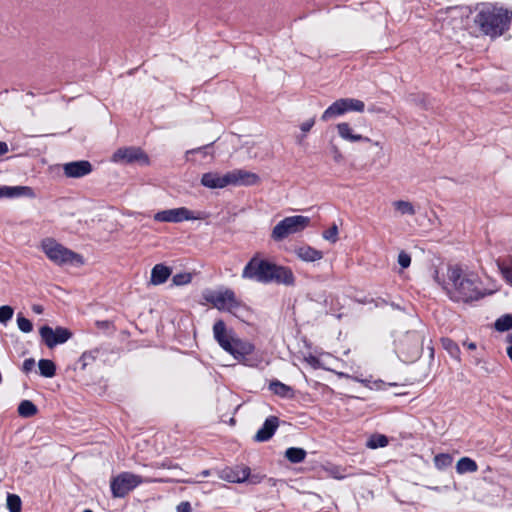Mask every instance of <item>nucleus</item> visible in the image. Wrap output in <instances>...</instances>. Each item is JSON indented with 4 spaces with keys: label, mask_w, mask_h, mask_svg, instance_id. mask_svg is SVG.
I'll use <instances>...</instances> for the list:
<instances>
[{
    "label": "nucleus",
    "mask_w": 512,
    "mask_h": 512,
    "mask_svg": "<svg viewBox=\"0 0 512 512\" xmlns=\"http://www.w3.org/2000/svg\"><path fill=\"white\" fill-rule=\"evenodd\" d=\"M241 277L262 284L275 283L278 285L293 286L295 276L290 267L278 265L267 259L253 256L243 268Z\"/></svg>",
    "instance_id": "1"
},
{
    "label": "nucleus",
    "mask_w": 512,
    "mask_h": 512,
    "mask_svg": "<svg viewBox=\"0 0 512 512\" xmlns=\"http://www.w3.org/2000/svg\"><path fill=\"white\" fill-rule=\"evenodd\" d=\"M448 279L451 286L446 289L452 301L467 303L487 295L479 276L475 273H464L458 266L448 269Z\"/></svg>",
    "instance_id": "2"
},
{
    "label": "nucleus",
    "mask_w": 512,
    "mask_h": 512,
    "mask_svg": "<svg viewBox=\"0 0 512 512\" xmlns=\"http://www.w3.org/2000/svg\"><path fill=\"white\" fill-rule=\"evenodd\" d=\"M476 10L474 23L484 35L497 38L509 30L512 12L508 9L491 3H482L477 6Z\"/></svg>",
    "instance_id": "3"
},
{
    "label": "nucleus",
    "mask_w": 512,
    "mask_h": 512,
    "mask_svg": "<svg viewBox=\"0 0 512 512\" xmlns=\"http://www.w3.org/2000/svg\"><path fill=\"white\" fill-rule=\"evenodd\" d=\"M40 248L46 257L55 265H83V256L68 249L52 237L42 239Z\"/></svg>",
    "instance_id": "4"
},
{
    "label": "nucleus",
    "mask_w": 512,
    "mask_h": 512,
    "mask_svg": "<svg viewBox=\"0 0 512 512\" xmlns=\"http://www.w3.org/2000/svg\"><path fill=\"white\" fill-rule=\"evenodd\" d=\"M204 299L219 311H226L234 315H237L240 309L246 308V305L236 297L235 292L230 288L208 290L204 293Z\"/></svg>",
    "instance_id": "5"
},
{
    "label": "nucleus",
    "mask_w": 512,
    "mask_h": 512,
    "mask_svg": "<svg viewBox=\"0 0 512 512\" xmlns=\"http://www.w3.org/2000/svg\"><path fill=\"white\" fill-rule=\"evenodd\" d=\"M310 221L309 217L302 215L285 217L272 229L271 238L280 242L290 235L302 232L309 226Z\"/></svg>",
    "instance_id": "6"
},
{
    "label": "nucleus",
    "mask_w": 512,
    "mask_h": 512,
    "mask_svg": "<svg viewBox=\"0 0 512 512\" xmlns=\"http://www.w3.org/2000/svg\"><path fill=\"white\" fill-rule=\"evenodd\" d=\"M424 335L422 331H408L398 341L397 348L405 361H415L423 351Z\"/></svg>",
    "instance_id": "7"
},
{
    "label": "nucleus",
    "mask_w": 512,
    "mask_h": 512,
    "mask_svg": "<svg viewBox=\"0 0 512 512\" xmlns=\"http://www.w3.org/2000/svg\"><path fill=\"white\" fill-rule=\"evenodd\" d=\"M143 482L142 477L139 475L122 472L111 479L110 488L112 496L114 498H123Z\"/></svg>",
    "instance_id": "8"
},
{
    "label": "nucleus",
    "mask_w": 512,
    "mask_h": 512,
    "mask_svg": "<svg viewBox=\"0 0 512 512\" xmlns=\"http://www.w3.org/2000/svg\"><path fill=\"white\" fill-rule=\"evenodd\" d=\"M365 104L354 98H341L333 102L322 114L321 120L328 121L349 111L363 112Z\"/></svg>",
    "instance_id": "9"
},
{
    "label": "nucleus",
    "mask_w": 512,
    "mask_h": 512,
    "mask_svg": "<svg viewBox=\"0 0 512 512\" xmlns=\"http://www.w3.org/2000/svg\"><path fill=\"white\" fill-rule=\"evenodd\" d=\"M39 334L44 344L50 349L66 343L73 335L68 328L57 326L53 329L48 325L42 326L39 329Z\"/></svg>",
    "instance_id": "10"
},
{
    "label": "nucleus",
    "mask_w": 512,
    "mask_h": 512,
    "mask_svg": "<svg viewBox=\"0 0 512 512\" xmlns=\"http://www.w3.org/2000/svg\"><path fill=\"white\" fill-rule=\"evenodd\" d=\"M202 219L200 213L195 215L186 207L162 210L154 214V220L157 222L180 223L188 220Z\"/></svg>",
    "instance_id": "11"
},
{
    "label": "nucleus",
    "mask_w": 512,
    "mask_h": 512,
    "mask_svg": "<svg viewBox=\"0 0 512 512\" xmlns=\"http://www.w3.org/2000/svg\"><path fill=\"white\" fill-rule=\"evenodd\" d=\"M112 161L122 164L148 165L149 157L141 148L131 146L117 149L112 156Z\"/></svg>",
    "instance_id": "12"
},
{
    "label": "nucleus",
    "mask_w": 512,
    "mask_h": 512,
    "mask_svg": "<svg viewBox=\"0 0 512 512\" xmlns=\"http://www.w3.org/2000/svg\"><path fill=\"white\" fill-rule=\"evenodd\" d=\"M228 185L251 186L259 182L260 177L243 169H234L226 173Z\"/></svg>",
    "instance_id": "13"
},
{
    "label": "nucleus",
    "mask_w": 512,
    "mask_h": 512,
    "mask_svg": "<svg viewBox=\"0 0 512 512\" xmlns=\"http://www.w3.org/2000/svg\"><path fill=\"white\" fill-rule=\"evenodd\" d=\"M254 350V344L237 337L231 341L230 350L224 351L232 355L237 361L247 364V356L252 354Z\"/></svg>",
    "instance_id": "14"
},
{
    "label": "nucleus",
    "mask_w": 512,
    "mask_h": 512,
    "mask_svg": "<svg viewBox=\"0 0 512 512\" xmlns=\"http://www.w3.org/2000/svg\"><path fill=\"white\" fill-rule=\"evenodd\" d=\"M250 468L246 465H236L234 467H226L219 471V478L230 483H242L248 480L250 476Z\"/></svg>",
    "instance_id": "15"
},
{
    "label": "nucleus",
    "mask_w": 512,
    "mask_h": 512,
    "mask_svg": "<svg viewBox=\"0 0 512 512\" xmlns=\"http://www.w3.org/2000/svg\"><path fill=\"white\" fill-rule=\"evenodd\" d=\"M213 336L223 350H230L231 341L237 338L233 330H227L226 324L222 319L214 323Z\"/></svg>",
    "instance_id": "16"
},
{
    "label": "nucleus",
    "mask_w": 512,
    "mask_h": 512,
    "mask_svg": "<svg viewBox=\"0 0 512 512\" xmlns=\"http://www.w3.org/2000/svg\"><path fill=\"white\" fill-rule=\"evenodd\" d=\"M213 336L223 350H230L231 341L237 338L233 330H227L226 324L222 319L214 323Z\"/></svg>",
    "instance_id": "17"
},
{
    "label": "nucleus",
    "mask_w": 512,
    "mask_h": 512,
    "mask_svg": "<svg viewBox=\"0 0 512 512\" xmlns=\"http://www.w3.org/2000/svg\"><path fill=\"white\" fill-rule=\"evenodd\" d=\"M93 170L88 160H78L63 164V173L67 178H82Z\"/></svg>",
    "instance_id": "18"
},
{
    "label": "nucleus",
    "mask_w": 512,
    "mask_h": 512,
    "mask_svg": "<svg viewBox=\"0 0 512 512\" xmlns=\"http://www.w3.org/2000/svg\"><path fill=\"white\" fill-rule=\"evenodd\" d=\"M278 426L279 418L277 416L267 417L261 428L254 435L253 440L255 442H266L270 440L275 434Z\"/></svg>",
    "instance_id": "19"
},
{
    "label": "nucleus",
    "mask_w": 512,
    "mask_h": 512,
    "mask_svg": "<svg viewBox=\"0 0 512 512\" xmlns=\"http://www.w3.org/2000/svg\"><path fill=\"white\" fill-rule=\"evenodd\" d=\"M20 197L34 198L35 192L29 186H0V199Z\"/></svg>",
    "instance_id": "20"
},
{
    "label": "nucleus",
    "mask_w": 512,
    "mask_h": 512,
    "mask_svg": "<svg viewBox=\"0 0 512 512\" xmlns=\"http://www.w3.org/2000/svg\"><path fill=\"white\" fill-rule=\"evenodd\" d=\"M337 131L339 136L348 142H372V140L366 136H362L361 134H357L351 128V126L347 122H341L337 124Z\"/></svg>",
    "instance_id": "21"
},
{
    "label": "nucleus",
    "mask_w": 512,
    "mask_h": 512,
    "mask_svg": "<svg viewBox=\"0 0 512 512\" xmlns=\"http://www.w3.org/2000/svg\"><path fill=\"white\" fill-rule=\"evenodd\" d=\"M201 184L207 188H224L228 186L227 175L220 176L217 173L208 172L202 175Z\"/></svg>",
    "instance_id": "22"
},
{
    "label": "nucleus",
    "mask_w": 512,
    "mask_h": 512,
    "mask_svg": "<svg viewBox=\"0 0 512 512\" xmlns=\"http://www.w3.org/2000/svg\"><path fill=\"white\" fill-rule=\"evenodd\" d=\"M296 256L304 262H315L323 258V253L309 245L300 246L295 249Z\"/></svg>",
    "instance_id": "23"
},
{
    "label": "nucleus",
    "mask_w": 512,
    "mask_h": 512,
    "mask_svg": "<svg viewBox=\"0 0 512 512\" xmlns=\"http://www.w3.org/2000/svg\"><path fill=\"white\" fill-rule=\"evenodd\" d=\"M172 273V269L164 264H156L151 270L150 282L153 285L165 283Z\"/></svg>",
    "instance_id": "24"
},
{
    "label": "nucleus",
    "mask_w": 512,
    "mask_h": 512,
    "mask_svg": "<svg viewBox=\"0 0 512 512\" xmlns=\"http://www.w3.org/2000/svg\"><path fill=\"white\" fill-rule=\"evenodd\" d=\"M269 389L277 396L282 398H293L294 390L292 387L282 383L279 380H273L269 384Z\"/></svg>",
    "instance_id": "25"
},
{
    "label": "nucleus",
    "mask_w": 512,
    "mask_h": 512,
    "mask_svg": "<svg viewBox=\"0 0 512 512\" xmlns=\"http://www.w3.org/2000/svg\"><path fill=\"white\" fill-rule=\"evenodd\" d=\"M477 469V463L469 457H462L456 464V471L459 474L473 473L476 472Z\"/></svg>",
    "instance_id": "26"
},
{
    "label": "nucleus",
    "mask_w": 512,
    "mask_h": 512,
    "mask_svg": "<svg viewBox=\"0 0 512 512\" xmlns=\"http://www.w3.org/2000/svg\"><path fill=\"white\" fill-rule=\"evenodd\" d=\"M307 452L303 448L290 447L285 451V457L291 463L297 464L305 460Z\"/></svg>",
    "instance_id": "27"
},
{
    "label": "nucleus",
    "mask_w": 512,
    "mask_h": 512,
    "mask_svg": "<svg viewBox=\"0 0 512 512\" xmlns=\"http://www.w3.org/2000/svg\"><path fill=\"white\" fill-rule=\"evenodd\" d=\"M40 375L46 378H51L56 374V365L52 360L41 359L38 362Z\"/></svg>",
    "instance_id": "28"
},
{
    "label": "nucleus",
    "mask_w": 512,
    "mask_h": 512,
    "mask_svg": "<svg viewBox=\"0 0 512 512\" xmlns=\"http://www.w3.org/2000/svg\"><path fill=\"white\" fill-rule=\"evenodd\" d=\"M37 406L30 400H23L18 406V413L21 417L29 418L37 413Z\"/></svg>",
    "instance_id": "29"
},
{
    "label": "nucleus",
    "mask_w": 512,
    "mask_h": 512,
    "mask_svg": "<svg viewBox=\"0 0 512 512\" xmlns=\"http://www.w3.org/2000/svg\"><path fill=\"white\" fill-rule=\"evenodd\" d=\"M389 443L388 437L383 434H372L367 440L366 446L370 449H377L387 446Z\"/></svg>",
    "instance_id": "30"
},
{
    "label": "nucleus",
    "mask_w": 512,
    "mask_h": 512,
    "mask_svg": "<svg viewBox=\"0 0 512 512\" xmlns=\"http://www.w3.org/2000/svg\"><path fill=\"white\" fill-rule=\"evenodd\" d=\"M494 328L498 332H505L512 328V315L505 314L499 317L495 323Z\"/></svg>",
    "instance_id": "31"
},
{
    "label": "nucleus",
    "mask_w": 512,
    "mask_h": 512,
    "mask_svg": "<svg viewBox=\"0 0 512 512\" xmlns=\"http://www.w3.org/2000/svg\"><path fill=\"white\" fill-rule=\"evenodd\" d=\"M394 208L402 215H414L415 209L411 202L398 200L393 203Z\"/></svg>",
    "instance_id": "32"
},
{
    "label": "nucleus",
    "mask_w": 512,
    "mask_h": 512,
    "mask_svg": "<svg viewBox=\"0 0 512 512\" xmlns=\"http://www.w3.org/2000/svg\"><path fill=\"white\" fill-rule=\"evenodd\" d=\"M442 344L445 350L454 358H459L460 355V349L458 345L449 338H443Z\"/></svg>",
    "instance_id": "33"
},
{
    "label": "nucleus",
    "mask_w": 512,
    "mask_h": 512,
    "mask_svg": "<svg viewBox=\"0 0 512 512\" xmlns=\"http://www.w3.org/2000/svg\"><path fill=\"white\" fill-rule=\"evenodd\" d=\"M98 354H99L98 349L84 352L79 359V363H81V368L85 369L87 365H89L91 362L95 361Z\"/></svg>",
    "instance_id": "34"
},
{
    "label": "nucleus",
    "mask_w": 512,
    "mask_h": 512,
    "mask_svg": "<svg viewBox=\"0 0 512 512\" xmlns=\"http://www.w3.org/2000/svg\"><path fill=\"white\" fill-rule=\"evenodd\" d=\"M21 499L16 494H8L7 507L10 512H21Z\"/></svg>",
    "instance_id": "35"
},
{
    "label": "nucleus",
    "mask_w": 512,
    "mask_h": 512,
    "mask_svg": "<svg viewBox=\"0 0 512 512\" xmlns=\"http://www.w3.org/2000/svg\"><path fill=\"white\" fill-rule=\"evenodd\" d=\"M452 457L449 454H438L434 458L435 466L439 469H443L452 464Z\"/></svg>",
    "instance_id": "36"
},
{
    "label": "nucleus",
    "mask_w": 512,
    "mask_h": 512,
    "mask_svg": "<svg viewBox=\"0 0 512 512\" xmlns=\"http://www.w3.org/2000/svg\"><path fill=\"white\" fill-rule=\"evenodd\" d=\"M14 309L9 305L0 306V323L6 325L13 317Z\"/></svg>",
    "instance_id": "37"
},
{
    "label": "nucleus",
    "mask_w": 512,
    "mask_h": 512,
    "mask_svg": "<svg viewBox=\"0 0 512 512\" xmlns=\"http://www.w3.org/2000/svg\"><path fill=\"white\" fill-rule=\"evenodd\" d=\"M17 325L23 333H30L33 330L32 322L21 314L17 315Z\"/></svg>",
    "instance_id": "38"
},
{
    "label": "nucleus",
    "mask_w": 512,
    "mask_h": 512,
    "mask_svg": "<svg viewBox=\"0 0 512 512\" xmlns=\"http://www.w3.org/2000/svg\"><path fill=\"white\" fill-rule=\"evenodd\" d=\"M498 266L506 282L512 285V261L499 263Z\"/></svg>",
    "instance_id": "39"
},
{
    "label": "nucleus",
    "mask_w": 512,
    "mask_h": 512,
    "mask_svg": "<svg viewBox=\"0 0 512 512\" xmlns=\"http://www.w3.org/2000/svg\"><path fill=\"white\" fill-rule=\"evenodd\" d=\"M192 280V275L190 273H178L172 277V283L175 286H182L189 284Z\"/></svg>",
    "instance_id": "40"
},
{
    "label": "nucleus",
    "mask_w": 512,
    "mask_h": 512,
    "mask_svg": "<svg viewBox=\"0 0 512 512\" xmlns=\"http://www.w3.org/2000/svg\"><path fill=\"white\" fill-rule=\"evenodd\" d=\"M323 238L331 243H335L338 240V227L333 224L330 228L325 230L322 234Z\"/></svg>",
    "instance_id": "41"
},
{
    "label": "nucleus",
    "mask_w": 512,
    "mask_h": 512,
    "mask_svg": "<svg viewBox=\"0 0 512 512\" xmlns=\"http://www.w3.org/2000/svg\"><path fill=\"white\" fill-rule=\"evenodd\" d=\"M212 144L213 143H210V144H207V145H204V146H201V147H198V148H194V149H191V150H188L186 152V155H190V154H201L203 157H206L207 155L211 154L210 153V149L212 147Z\"/></svg>",
    "instance_id": "42"
},
{
    "label": "nucleus",
    "mask_w": 512,
    "mask_h": 512,
    "mask_svg": "<svg viewBox=\"0 0 512 512\" xmlns=\"http://www.w3.org/2000/svg\"><path fill=\"white\" fill-rule=\"evenodd\" d=\"M398 264L402 267V268H408L411 264V257L408 253H406L405 251H401L399 254H398Z\"/></svg>",
    "instance_id": "43"
},
{
    "label": "nucleus",
    "mask_w": 512,
    "mask_h": 512,
    "mask_svg": "<svg viewBox=\"0 0 512 512\" xmlns=\"http://www.w3.org/2000/svg\"><path fill=\"white\" fill-rule=\"evenodd\" d=\"M330 152H331L333 160L335 162L340 163L343 161V155H342L340 149L336 145H334V144L330 145Z\"/></svg>",
    "instance_id": "44"
},
{
    "label": "nucleus",
    "mask_w": 512,
    "mask_h": 512,
    "mask_svg": "<svg viewBox=\"0 0 512 512\" xmlns=\"http://www.w3.org/2000/svg\"><path fill=\"white\" fill-rule=\"evenodd\" d=\"M344 469H342L339 466H333L329 469L330 475L335 479H343L346 477L345 474H343Z\"/></svg>",
    "instance_id": "45"
},
{
    "label": "nucleus",
    "mask_w": 512,
    "mask_h": 512,
    "mask_svg": "<svg viewBox=\"0 0 512 512\" xmlns=\"http://www.w3.org/2000/svg\"><path fill=\"white\" fill-rule=\"evenodd\" d=\"M35 367V360L33 358L25 359L22 365V371L24 373L31 372Z\"/></svg>",
    "instance_id": "46"
},
{
    "label": "nucleus",
    "mask_w": 512,
    "mask_h": 512,
    "mask_svg": "<svg viewBox=\"0 0 512 512\" xmlns=\"http://www.w3.org/2000/svg\"><path fill=\"white\" fill-rule=\"evenodd\" d=\"M315 124V118H310L308 120H306L305 122H303L300 126V129L304 132V133H307L309 132L312 127L314 126Z\"/></svg>",
    "instance_id": "47"
},
{
    "label": "nucleus",
    "mask_w": 512,
    "mask_h": 512,
    "mask_svg": "<svg viewBox=\"0 0 512 512\" xmlns=\"http://www.w3.org/2000/svg\"><path fill=\"white\" fill-rule=\"evenodd\" d=\"M176 511L177 512H192V507H191L190 502H188V501L180 502L176 507Z\"/></svg>",
    "instance_id": "48"
},
{
    "label": "nucleus",
    "mask_w": 512,
    "mask_h": 512,
    "mask_svg": "<svg viewBox=\"0 0 512 512\" xmlns=\"http://www.w3.org/2000/svg\"><path fill=\"white\" fill-rule=\"evenodd\" d=\"M8 145L6 142L0 141V156L6 154L8 152Z\"/></svg>",
    "instance_id": "49"
},
{
    "label": "nucleus",
    "mask_w": 512,
    "mask_h": 512,
    "mask_svg": "<svg viewBox=\"0 0 512 512\" xmlns=\"http://www.w3.org/2000/svg\"><path fill=\"white\" fill-rule=\"evenodd\" d=\"M32 311L36 314H42L43 311H44V308L43 306L39 305V304H34L32 306Z\"/></svg>",
    "instance_id": "50"
},
{
    "label": "nucleus",
    "mask_w": 512,
    "mask_h": 512,
    "mask_svg": "<svg viewBox=\"0 0 512 512\" xmlns=\"http://www.w3.org/2000/svg\"><path fill=\"white\" fill-rule=\"evenodd\" d=\"M464 346H467V348L470 349V350L476 349V343H474V342H470V343H466L465 342Z\"/></svg>",
    "instance_id": "51"
},
{
    "label": "nucleus",
    "mask_w": 512,
    "mask_h": 512,
    "mask_svg": "<svg viewBox=\"0 0 512 512\" xmlns=\"http://www.w3.org/2000/svg\"><path fill=\"white\" fill-rule=\"evenodd\" d=\"M507 355L509 359L512 361V345L507 347Z\"/></svg>",
    "instance_id": "52"
},
{
    "label": "nucleus",
    "mask_w": 512,
    "mask_h": 512,
    "mask_svg": "<svg viewBox=\"0 0 512 512\" xmlns=\"http://www.w3.org/2000/svg\"><path fill=\"white\" fill-rule=\"evenodd\" d=\"M201 475H202L203 477H207V476H209V475H210V471H209V470H203V471L201 472Z\"/></svg>",
    "instance_id": "53"
},
{
    "label": "nucleus",
    "mask_w": 512,
    "mask_h": 512,
    "mask_svg": "<svg viewBox=\"0 0 512 512\" xmlns=\"http://www.w3.org/2000/svg\"><path fill=\"white\" fill-rule=\"evenodd\" d=\"M308 361H309L310 363H312V364H314V363H317V362H318V360H317L315 357H313V356H311V357L308 359Z\"/></svg>",
    "instance_id": "54"
},
{
    "label": "nucleus",
    "mask_w": 512,
    "mask_h": 512,
    "mask_svg": "<svg viewBox=\"0 0 512 512\" xmlns=\"http://www.w3.org/2000/svg\"><path fill=\"white\" fill-rule=\"evenodd\" d=\"M507 341L512 343V333L507 336Z\"/></svg>",
    "instance_id": "55"
},
{
    "label": "nucleus",
    "mask_w": 512,
    "mask_h": 512,
    "mask_svg": "<svg viewBox=\"0 0 512 512\" xmlns=\"http://www.w3.org/2000/svg\"><path fill=\"white\" fill-rule=\"evenodd\" d=\"M372 143H373V145H375V147L380 146V142H378V141H375V142H372Z\"/></svg>",
    "instance_id": "56"
},
{
    "label": "nucleus",
    "mask_w": 512,
    "mask_h": 512,
    "mask_svg": "<svg viewBox=\"0 0 512 512\" xmlns=\"http://www.w3.org/2000/svg\"><path fill=\"white\" fill-rule=\"evenodd\" d=\"M433 355H434V349L430 348V356L433 357Z\"/></svg>",
    "instance_id": "57"
},
{
    "label": "nucleus",
    "mask_w": 512,
    "mask_h": 512,
    "mask_svg": "<svg viewBox=\"0 0 512 512\" xmlns=\"http://www.w3.org/2000/svg\"><path fill=\"white\" fill-rule=\"evenodd\" d=\"M83 512H93L92 510L86 509Z\"/></svg>",
    "instance_id": "58"
}]
</instances>
